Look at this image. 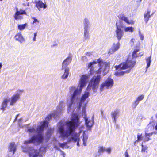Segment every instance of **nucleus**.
<instances>
[{"mask_svg": "<svg viewBox=\"0 0 157 157\" xmlns=\"http://www.w3.org/2000/svg\"><path fill=\"white\" fill-rule=\"evenodd\" d=\"M79 119L77 117L73 119L71 121H67L66 124L68 130H65L63 126L59 128V131L60 136L63 139L67 138L71 134L74 132L75 129L79 125Z\"/></svg>", "mask_w": 157, "mask_h": 157, "instance_id": "1", "label": "nucleus"}, {"mask_svg": "<svg viewBox=\"0 0 157 157\" xmlns=\"http://www.w3.org/2000/svg\"><path fill=\"white\" fill-rule=\"evenodd\" d=\"M101 78V75H98L96 76H94L91 79L86 89L87 91H86L82 96L80 99L81 103L84 102L86 99L88 97L89 92L91 90V88L94 92L96 91Z\"/></svg>", "mask_w": 157, "mask_h": 157, "instance_id": "2", "label": "nucleus"}, {"mask_svg": "<svg viewBox=\"0 0 157 157\" xmlns=\"http://www.w3.org/2000/svg\"><path fill=\"white\" fill-rule=\"evenodd\" d=\"M41 148L38 150L32 147H23L22 151L24 152L27 153L29 157H43L42 155H40Z\"/></svg>", "mask_w": 157, "mask_h": 157, "instance_id": "3", "label": "nucleus"}, {"mask_svg": "<svg viewBox=\"0 0 157 157\" xmlns=\"http://www.w3.org/2000/svg\"><path fill=\"white\" fill-rule=\"evenodd\" d=\"M136 62L132 60L127 59L125 62H123L118 65H116L115 67L116 70H125L128 68H132L134 67Z\"/></svg>", "mask_w": 157, "mask_h": 157, "instance_id": "4", "label": "nucleus"}, {"mask_svg": "<svg viewBox=\"0 0 157 157\" xmlns=\"http://www.w3.org/2000/svg\"><path fill=\"white\" fill-rule=\"evenodd\" d=\"M119 25H118L117 23H116V29L115 30L116 37L117 38L118 41L120 40L124 35V32L121 29L124 28L122 22H120Z\"/></svg>", "mask_w": 157, "mask_h": 157, "instance_id": "5", "label": "nucleus"}, {"mask_svg": "<svg viewBox=\"0 0 157 157\" xmlns=\"http://www.w3.org/2000/svg\"><path fill=\"white\" fill-rule=\"evenodd\" d=\"M114 82L113 79L108 78L100 86V90L101 91H103L104 87L106 86L107 88L112 87L113 85Z\"/></svg>", "mask_w": 157, "mask_h": 157, "instance_id": "6", "label": "nucleus"}, {"mask_svg": "<svg viewBox=\"0 0 157 157\" xmlns=\"http://www.w3.org/2000/svg\"><path fill=\"white\" fill-rule=\"evenodd\" d=\"M13 16L14 19L16 20H21L23 18V17L21 15L27 14V13L25 10L20 9L18 11V8H17Z\"/></svg>", "mask_w": 157, "mask_h": 157, "instance_id": "7", "label": "nucleus"}, {"mask_svg": "<svg viewBox=\"0 0 157 157\" xmlns=\"http://www.w3.org/2000/svg\"><path fill=\"white\" fill-rule=\"evenodd\" d=\"M90 75H84L82 76L80 82L79 92L80 93L84 86L86 85V81L90 78Z\"/></svg>", "mask_w": 157, "mask_h": 157, "instance_id": "8", "label": "nucleus"}, {"mask_svg": "<svg viewBox=\"0 0 157 157\" xmlns=\"http://www.w3.org/2000/svg\"><path fill=\"white\" fill-rule=\"evenodd\" d=\"M98 63L99 66L100 67H101V65L103 64L104 63L102 60L100 58L97 59V61H93L92 62H90L88 64L87 67L88 68H90V74H92L93 69H92V65L94 64H96Z\"/></svg>", "mask_w": 157, "mask_h": 157, "instance_id": "9", "label": "nucleus"}, {"mask_svg": "<svg viewBox=\"0 0 157 157\" xmlns=\"http://www.w3.org/2000/svg\"><path fill=\"white\" fill-rule=\"evenodd\" d=\"M119 19L120 20L124 21V22L128 25H133L135 21L133 20H129L128 18L124 15V14H121L118 16Z\"/></svg>", "mask_w": 157, "mask_h": 157, "instance_id": "10", "label": "nucleus"}, {"mask_svg": "<svg viewBox=\"0 0 157 157\" xmlns=\"http://www.w3.org/2000/svg\"><path fill=\"white\" fill-rule=\"evenodd\" d=\"M48 122L44 120L43 122V124L40 125L38 126L37 128L36 129V132L38 134H42L41 133L44 131V128L46 126L48 127Z\"/></svg>", "mask_w": 157, "mask_h": 157, "instance_id": "11", "label": "nucleus"}, {"mask_svg": "<svg viewBox=\"0 0 157 157\" xmlns=\"http://www.w3.org/2000/svg\"><path fill=\"white\" fill-rule=\"evenodd\" d=\"M20 94H16L13 95L11 98L10 105H13L15 103L17 100H18L20 98Z\"/></svg>", "mask_w": 157, "mask_h": 157, "instance_id": "12", "label": "nucleus"}, {"mask_svg": "<svg viewBox=\"0 0 157 157\" xmlns=\"http://www.w3.org/2000/svg\"><path fill=\"white\" fill-rule=\"evenodd\" d=\"M32 137H34V141H36L38 144L41 143L44 140V137L42 134H38L36 136H33Z\"/></svg>", "mask_w": 157, "mask_h": 157, "instance_id": "13", "label": "nucleus"}, {"mask_svg": "<svg viewBox=\"0 0 157 157\" xmlns=\"http://www.w3.org/2000/svg\"><path fill=\"white\" fill-rule=\"evenodd\" d=\"M71 58L70 57H68L64 60L62 63V69L65 68L71 62Z\"/></svg>", "mask_w": 157, "mask_h": 157, "instance_id": "14", "label": "nucleus"}, {"mask_svg": "<svg viewBox=\"0 0 157 157\" xmlns=\"http://www.w3.org/2000/svg\"><path fill=\"white\" fill-rule=\"evenodd\" d=\"M35 3L36 6L37 7L39 10H40V8H43L44 9L47 7L46 5L44 4L41 1H36Z\"/></svg>", "mask_w": 157, "mask_h": 157, "instance_id": "15", "label": "nucleus"}, {"mask_svg": "<svg viewBox=\"0 0 157 157\" xmlns=\"http://www.w3.org/2000/svg\"><path fill=\"white\" fill-rule=\"evenodd\" d=\"M14 38L16 40L21 43L25 41V39L21 32H19L16 34L14 36Z\"/></svg>", "mask_w": 157, "mask_h": 157, "instance_id": "16", "label": "nucleus"}, {"mask_svg": "<svg viewBox=\"0 0 157 157\" xmlns=\"http://www.w3.org/2000/svg\"><path fill=\"white\" fill-rule=\"evenodd\" d=\"M151 12L150 10L148 9L146 12H145L144 14V20L145 23H147L149 19L150 18L151 15H150Z\"/></svg>", "mask_w": 157, "mask_h": 157, "instance_id": "17", "label": "nucleus"}, {"mask_svg": "<svg viewBox=\"0 0 157 157\" xmlns=\"http://www.w3.org/2000/svg\"><path fill=\"white\" fill-rule=\"evenodd\" d=\"M9 151L10 152H13V155L16 150V147L14 142H12L10 144L8 147Z\"/></svg>", "mask_w": 157, "mask_h": 157, "instance_id": "18", "label": "nucleus"}, {"mask_svg": "<svg viewBox=\"0 0 157 157\" xmlns=\"http://www.w3.org/2000/svg\"><path fill=\"white\" fill-rule=\"evenodd\" d=\"M79 136L80 133H74L72 135L71 139L74 142H76L77 141H80Z\"/></svg>", "mask_w": 157, "mask_h": 157, "instance_id": "19", "label": "nucleus"}, {"mask_svg": "<svg viewBox=\"0 0 157 157\" xmlns=\"http://www.w3.org/2000/svg\"><path fill=\"white\" fill-rule=\"evenodd\" d=\"M139 51L140 49L139 48L137 49H135L134 50V51L132 54V56L133 58H136L139 56H141L143 55V53H140L137 54V53Z\"/></svg>", "mask_w": 157, "mask_h": 157, "instance_id": "20", "label": "nucleus"}, {"mask_svg": "<svg viewBox=\"0 0 157 157\" xmlns=\"http://www.w3.org/2000/svg\"><path fill=\"white\" fill-rule=\"evenodd\" d=\"M119 47L120 44L119 41H118L116 44H114L113 47L110 50L109 52H112L113 53L118 50L119 49Z\"/></svg>", "mask_w": 157, "mask_h": 157, "instance_id": "21", "label": "nucleus"}, {"mask_svg": "<svg viewBox=\"0 0 157 157\" xmlns=\"http://www.w3.org/2000/svg\"><path fill=\"white\" fill-rule=\"evenodd\" d=\"M130 70H127L125 71L120 72H116L115 73V75L117 76H121L124 75L125 73H128L130 72Z\"/></svg>", "mask_w": 157, "mask_h": 157, "instance_id": "22", "label": "nucleus"}, {"mask_svg": "<svg viewBox=\"0 0 157 157\" xmlns=\"http://www.w3.org/2000/svg\"><path fill=\"white\" fill-rule=\"evenodd\" d=\"M9 100L7 98H6L3 101L1 105V108L0 109L4 110L5 109V108L7 107V102Z\"/></svg>", "mask_w": 157, "mask_h": 157, "instance_id": "23", "label": "nucleus"}, {"mask_svg": "<svg viewBox=\"0 0 157 157\" xmlns=\"http://www.w3.org/2000/svg\"><path fill=\"white\" fill-rule=\"evenodd\" d=\"M85 121L86 125L89 128H90L93 124V121H88L87 118H85Z\"/></svg>", "mask_w": 157, "mask_h": 157, "instance_id": "24", "label": "nucleus"}, {"mask_svg": "<svg viewBox=\"0 0 157 157\" xmlns=\"http://www.w3.org/2000/svg\"><path fill=\"white\" fill-rule=\"evenodd\" d=\"M153 133V132H152L149 133H145V139H144V141H148L151 140V139H150L149 137L152 136Z\"/></svg>", "mask_w": 157, "mask_h": 157, "instance_id": "25", "label": "nucleus"}, {"mask_svg": "<svg viewBox=\"0 0 157 157\" xmlns=\"http://www.w3.org/2000/svg\"><path fill=\"white\" fill-rule=\"evenodd\" d=\"M119 113V111L118 110H115L111 113L112 117L113 118L115 122L116 121V116Z\"/></svg>", "mask_w": 157, "mask_h": 157, "instance_id": "26", "label": "nucleus"}, {"mask_svg": "<svg viewBox=\"0 0 157 157\" xmlns=\"http://www.w3.org/2000/svg\"><path fill=\"white\" fill-rule=\"evenodd\" d=\"M69 69L68 68H65V72L64 74L62 75L61 78L63 79L67 78L69 73Z\"/></svg>", "mask_w": 157, "mask_h": 157, "instance_id": "27", "label": "nucleus"}, {"mask_svg": "<svg viewBox=\"0 0 157 157\" xmlns=\"http://www.w3.org/2000/svg\"><path fill=\"white\" fill-rule=\"evenodd\" d=\"M88 139V136L84 134L83 135L82 141H83V144L84 146L86 145V143Z\"/></svg>", "mask_w": 157, "mask_h": 157, "instance_id": "28", "label": "nucleus"}, {"mask_svg": "<svg viewBox=\"0 0 157 157\" xmlns=\"http://www.w3.org/2000/svg\"><path fill=\"white\" fill-rule=\"evenodd\" d=\"M105 151V147L102 146H100L98 147V149L97 153L98 155H100L102 153H104Z\"/></svg>", "mask_w": 157, "mask_h": 157, "instance_id": "29", "label": "nucleus"}, {"mask_svg": "<svg viewBox=\"0 0 157 157\" xmlns=\"http://www.w3.org/2000/svg\"><path fill=\"white\" fill-rule=\"evenodd\" d=\"M144 98V96L142 95L139 96L137 98L134 102L135 104H136V106L139 103L140 101L143 99Z\"/></svg>", "mask_w": 157, "mask_h": 157, "instance_id": "30", "label": "nucleus"}, {"mask_svg": "<svg viewBox=\"0 0 157 157\" xmlns=\"http://www.w3.org/2000/svg\"><path fill=\"white\" fill-rule=\"evenodd\" d=\"M34 141V137H32L29 140H25L24 142V144L27 145L32 143Z\"/></svg>", "mask_w": 157, "mask_h": 157, "instance_id": "31", "label": "nucleus"}, {"mask_svg": "<svg viewBox=\"0 0 157 157\" xmlns=\"http://www.w3.org/2000/svg\"><path fill=\"white\" fill-rule=\"evenodd\" d=\"M146 62L147 63L146 68L147 69L150 66L151 63V56L148 57L146 59Z\"/></svg>", "mask_w": 157, "mask_h": 157, "instance_id": "32", "label": "nucleus"}, {"mask_svg": "<svg viewBox=\"0 0 157 157\" xmlns=\"http://www.w3.org/2000/svg\"><path fill=\"white\" fill-rule=\"evenodd\" d=\"M27 25V24L25 23L21 25H18L17 26V28L19 30H22L25 28Z\"/></svg>", "mask_w": 157, "mask_h": 157, "instance_id": "33", "label": "nucleus"}, {"mask_svg": "<svg viewBox=\"0 0 157 157\" xmlns=\"http://www.w3.org/2000/svg\"><path fill=\"white\" fill-rule=\"evenodd\" d=\"M78 91L77 89L75 90L74 91V92L72 95V97H71V102L72 103L73 102L75 98L78 93Z\"/></svg>", "mask_w": 157, "mask_h": 157, "instance_id": "34", "label": "nucleus"}, {"mask_svg": "<svg viewBox=\"0 0 157 157\" xmlns=\"http://www.w3.org/2000/svg\"><path fill=\"white\" fill-rule=\"evenodd\" d=\"M133 28L132 27H128L125 28L124 29V31L125 32H129L131 33H132L133 30Z\"/></svg>", "mask_w": 157, "mask_h": 157, "instance_id": "35", "label": "nucleus"}, {"mask_svg": "<svg viewBox=\"0 0 157 157\" xmlns=\"http://www.w3.org/2000/svg\"><path fill=\"white\" fill-rule=\"evenodd\" d=\"M137 139L134 142V144L135 145V143L136 141L139 142V141H141L142 140V134H140L139 133H138L137 135Z\"/></svg>", "mask_w": 157, "mask_h": 157, "instance_id": "36", "label": "nucleus"}, {"mask_svg": "<svg viewBox=\"0 0 157 157\" xmlns=\"http://www.w3.org/2000/svg\"><path fill=\"white\" fill-rule=\"evenodd\" d=\"M32 19H33L34 21L32 23H31V24L33 25L35 23H39V21L35 17H32Z\"/></svg>", "mask_w": 157, "mask_h": 157, "instance_id": "37", "label": "nucleus"}, {"mask_svg": "<svg viewBox=\"0 0 157 157\" xmlns=\"http://www.w3.org/2000/svg\"><path fill=\"white\" fill-rule=\"evenodd\" d=\"M54 129H48V132H47V135H51V133H52L53 132Z\"/></svg>", "mask_w": 157, "mask_h": 157, "instance_id": "38", "label": "nucleus"}, {"mask_svg": "<svg viewBox=\"0 0 157 157\" xmlns=\"http://www.w3.org/2000/svg\"><path fill=\"white\" fill-rule=\"evenodd\" d=\"M89 33L87 30H85L84 32V37L85 39H87L88 37Z\"/></svg>", "mask_w": 157, "mask_h": 157, "instance_id": "39", "label": "nucleus"}, {"mask_svg": "<svg viewBox=\"0 0 157 157\" xmlns=\"http://www.w3.org/2000/svg\"><path fill=\"white\" fill-rule=\"evenodd\" d=\"M89 23V21L88 20L86 19L85 18L84 19V25L86 26V27H87V25H88Z\"/></svg>", "mask_w": 157, "mask_h": 157, "instance_id": "40", "label": "nucleus"}, {"mask_svg": "<svg viewBox=\"0 0 157 157\" xmlns=\"http://www.w3.org/2000/svg\"><path fill=\"white\" fill-rule=\"evenodd\" d=\"M27 131L31 133L34 132L35 131V130L33 128H32L28 129Z\"/></svg>", "mask_w": 157, "mask_h": 157, "instance_id": "41", "label": "nucleus"}, {"mask_svg": "<svg viewBox=\"0 0 157 157\" xmlns=\"http://www.w3.org/2000/svg\"><path fill=\"white\" fill-rule=\"evenodd\" d=\"M142 148L141 149V152H145V151L147 150V147H144L143 145H142Z\"/></svg>", "mask_w": 157, "mask_h": 157, "instance_id": "42", "label": "nucleus"}, {"mask_svg": "<svg viewBox=\"0 0 157 157\" xmlns=\"http://www.w3.org/2000/svg\"><path fill=\"white\" fill-rule=\"evenodd\" d=\"M101 67H100V68L95 71V74H97L101 73Z\"/></svg>", "mask_w": 157, "mask_h": 157, "instance_id": "43", "label": "nucleus"}, {"mask_svg": "<svg viewBox=\"0 0 157 157\" xmlns=\"http://www.w3.org/2000/svg\"><path fill=\"white\" fill-rule=\"evenodd\" d=\"M37 32H35L34 33V37H33V41H35L36 40V36H37Z\"/></svg>", "mask_w": 157, "mask_h": 157, "instance_id": "44", "label": "nucleus"}, {"mask_svg": "<svg viewBox=\"0 0 157 157\" xmlns=\"http://www.w3.org/2000/svg\"><path fill=\"white\" fill-rule=\"evenodd\" d=\"M66 144V143H59V145L60 147L62 148H63Z\"/></svg>", "mask_w": 157, "mask_h": 157, "instance_id": "45", "label": "nucleus"}, {"mask_svg": "<svg viewBox=\"0 0 157 157\" xmlns=\"http://www.w3.org/2000/svg\"><path fill=\"white\" fill-rule=\"evenodd\" d=\"M51 115L50 114L48 115L46 117V119L49 121L51 119Z\"/></svg>", "mask_w": 157, "mask_h": 157, "instance_id": "46", "label": "nucleus"}, {"mask_svg": "<svg viewBox=\"0 0 157 157\" xmlns=\"http://www.w3.org/2000/svg\"><path fill=\"white\" fill-rule=\"evenodd\" d=\"M155 121H150V122L149 123V124H152V126L154 127L155 125Z\"/></svg>", "mask_w": 157, "mask_h": 157, "instance_id": "47", "label": "nucleus"}, {"mask_svg": "<svg viewBox=\"0 0 157 157\" xmlns=\"http://www.w3.org/2000/svg\"><path fill=\"white\" fill-rule=\"evenodd\" d=\"M125 157H129V156L128 152V150H126L125 152Z\"/></svg>", "mask_w": 157, "mask_h": 157, "instance_id": "48", "label": "nucleus"}, {"mask_svg": "<svg viewBox=\"0 0 157 157\" xmlns=\"http://www.w3.org/2000/svg\"><path fill=\"white\" fill-rule=\"evenodd\" d=\"M111 149L110 148H107L105 149V151H106L108 153L110 154L111 152Z\"/></svg>", "mask_w": 157, "mask_h": 157, "instance_id": "49", "label": "nucleus"}, {"mask_svg": "<svg viewBox=\"0 0 157 157\" xmlns=\"http://www.w3.org/2000/svg\"><path fill=\"white\" fill-rule=\"evenodd\" d=\"M140 36L141 40H143L144 39V36L142 35H140Z\"/></svg>", "mask_w": 157, "mask_h": 157, "instance_id": "50", "label": "nucleus"}, {"mask_svg": "<svg viewBox=\"0 0 157 157\" xmlns=\"http://www.w3.org/2000/svg\"><path fill=\"white\" fill-rule=\"evenodd\" d=\"M75 87L74 86H72L71 88V90L73 91L75 89Z\"/></svg>", "mask_w": 157, "mask_h": 157, "instance_id": "51", "label": "nucleus"}, {"mask_svg": "<svg viewBox=\"0 0 157 157\" xmlns=\"http://www.w3.org/2000/svg\"><path fill=\"white\" fill-rule=\"evenodd\" d=\"M76 142H77V145L79 146V141H77Z\"/></svg>", "mask_w": 157, "mask_h": 157, "instance_id": "52", "label": "nucleus"}, {"mask_svg": "<svg viewBox=\"0 0 157 157\" xmlns=\"http://www.w3.org/2000/svg\"><path fill=\"white\" fill-rule=\"evenodd\" d=\"M2 67V64L1 63H0V69Z\"/></svg>", "mask_w": 157, "mask_h": 157, "instance_id": "53", "label": "nucleus"}, {"mask_svg": "<svg viewBox=\"0 0 157 157\" xmlns=\"http://www.w3.org/2000/svg\"><path fill=\"white\" fill-rule=\"evenodd\" d=\"M135 40L134 39H132L131 40V41L133 43L134 42V41Z\"/></svg>", "mask_w": 157, "mask_h": 157, "instance_id": "54", "label": "nucleus"}, {"mask_svg": "<svg viewBox=\"0 0 157 157\" xmlns=\"http://www.w3.org/2000/svg\"><path fill=\"white\" fill-rule=\"evenodd\" d=\"M155 128L156 130L157 131V125L155 126Z\"/></svg>", "mask_w": 157, "mask_h": 157, "instance_id": "55", "label": "nucleus"}, {"mask_svg": "<svg viewBox=\"0 0 157 157\" xmlns=\"http://www.w3.org/2000/svg\"><path fill=\"white\" fill-rule=\"evenodd\" d=\"M141 1L142 0H139V3H140L141 2ZM137 2H138V1H137Z\"/></svg>", "mask_w": 157, "mask_h": 157, "instance_id": "56", "label": "nucleus"}, {"mask_svg": "<svg viewBox=\"0 0 157 157\" xmlns=\"http://www.w3.org/2000/svg\"><path fill=\"white\" fill-rule=\"evenodd\" d=\"M79 107H80L81 106V104L80 103L79 104Z\"/></svg>", "mask_w": 157, "mask_h": 157, "instance_id": "57", "label": "nucleus"}, {"mask_svg": "<svg viewBox=\"0 0 157 157\" xmlns=\"http://www.w3.org/2000/svg\"><path fill=\"white\" fill-rule=\"evenodd\" d=\"M101 114H103V111H101Z\"/></svg>", "mask_w": 157, "mask_h": 157, "instance_id": "58", "label": "nucleus"}, {"mask_svg": "<svg viewBox=\"0 0 157 157\" xmlns=\"http://www.w3.org/2000/svg\"><path fill=\"white\" fill-rule=\"evenodd\" d=\"M156 117L157 118V114L156 115Z\"/></svg>", "mask_w": 157, "mask_h": 157, "instance_id": "59", "label": "nucleus"}, {"mask_svg": "<svg viewBox=\"0 0 157 157\" xmlns=\"http://www.w3.org/2000/svg\"><path fill=\"white\" fill-rule=\"evenodd\" d=\"M2 0H0V1H2Z\"/></svg>", "mask_w": 157, "mask_h": 157, "instance_id": "60", "label": "nucleus"}, {"mask_svg": "<svg viewBox=\"0 0 157 157\" xmlns=\"http://www.w3.org/2000/svg\"><path fill=\"white\" fill-rule=\"evenodd\" d=\"M63 157H64V156H63Z\"/></svg>", "mask_w": 157, "mask_h": 157, "instance_id": "61", "label": "nucleus"}]
</instances>
